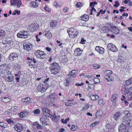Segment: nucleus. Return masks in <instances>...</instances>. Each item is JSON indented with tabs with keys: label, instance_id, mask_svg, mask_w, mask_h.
I'll return each instance as SVG.
<instances>
[{
	"label": "nucleus",
	"instance_id": "nucleus-11",
	"mask_svg": "<svg viewBox=\"0 0 132 132\" xmlns=\"http://www.w3.org/2000/svg\"><path fill=\"white\" fill-rule=\"evenodd\" d=\"M107 47L109 50L113 52H117L118 51L117 48L114 45L112 44L111 43L108 44Z\"/></svg>",
	"mask_w": 132,
	"mask_h": 132
},
{
	"label": "nucleus",
	"instance_id": "nucleus-23",
	"mask_svg": "<svg viewBox=\"0 0 132 132\" xmlns=\"http://www.w3.org/2000/svg\"><path fill=\"white\" fill-rule=\"evenodd\" d=\"M46 118L43 117L40 118V122L43 126H45L47 125V123L46 121Z\"/></svg>",
	"mask_w": 132,
	"mask_h": 132
},
{
	"label": "nucleus",
	"instance_id": "nucleus-62",
	"mask_svg": "<svg viewBox=\"0 0 132 132\" xmlns=\"http://www.w3.org/2000/svg\"><path fill=\"white\" fill-rule=\"evenodd\" d=\"M93 77V76L90 74H88V75H86V77L88 79L92 78Z\"/></svg>",
	"mask_w": 132,
	"mask_h": 132
},
{
	"label": "nucleus",
	"instance_id": "nucleus-45",
	"mask_svg": "<svg viewBox=\"0 0 132 132\" xmlns=\"http://www.w3.org/2000/svg\"><path fill=\"white\" fill-rule=\"evenodd\" d=\"M93 81L94 82V84H97L100 82L99 79L97 78H95L93 79Z\"/></svg>",
	"mask_w": 132,
	"mask_h": 132
},
{
	"label": "nucleus",
	"instance_id": "nucleus-9",
	"mask_svg": "<svg viewBox=\"0 0 132 132\" xmlns=\"http://www.w3.org/2000/svg\"><path fill=\"white\" fill-rule=\"evenodd\" d=\"M18 54L15 53H12L10 54L8 58L9 60L11 61H14L17 59Z\"/></svg>",
	"mask_w": 132,
	"mask_h": 132
},
{
	"label": "nucleus",
	"instance_id": "nucleus-42",
	"mask_svg": "<svg viewBox=\"0 0 132 132\" xmlns=\"http://www.w3.org/2000/svg\"><path fill=\"white\" fill-rule=\"evenodd\" d=\"M83 5V3L79 2H77L76 4V6L78 8L81 7Z\"/></svg>",
	"mask_w": 132,
	"mask_h": 132
},
{
	"label": "nucleus",
	"instance_id": "nucleus-2",
	"mask_svg": "<svg viewBox=\"0 0 132 132\" xmlns=\"http://www.w3.org/2000/svg\"><path fill=\"white\" fill-rule=\"evenodd\" d=\"M107 26L109 27V30L113 32V34H117L119 32V29L113 24L110 23H107L106 24Z\"/></svg>",
	"mask_w": 132,
	"mask_h": 132
},
{
	"label": "nucleus",
	"instance_id": "nucleus-48",
	"mask_svg": "<svg viewBox=\"0 0 132 132\" xmlns=\"http://www.w3.org/2000/svg\"><path fill=\"white\" fill-rule=\"evenodd\" d=\"M98 104L100 105H103L104 104V103L103 99H100L98 101Z\"/></svg>",
	"mask_w": 132,
	"mask_h": 132
},
{
	"label": "nucleus",
	"instance_id": "nucleus-18",
	"mask_svg": "<svg viewBox=\"0 0 132 132\" xmlns=\"http://www.w3.org/2000/svg\"><path fill=\"white\" fill-rule=\"evenodd\" d=\"M30 6L31 7L36 8L39 5V3L36 2L32 1L30 2L29 3Z\"/></svg>",
	"mask_w": 132,
	"mask_h": 132
},
{
	"label": "nucleus",
	"instance_id": "nucleus-39",
	"mask_svg": "<svg viewBox=\"0 0 132 132\" xmlns=\"http://www.w3.org/2000/svg\"><path fill=\"white\" fill-rule=\"evenodd\" d=\"M69 78H67L64 80V85L66 86H68L69 85L70 81V79Z\"/></svg>",
	"mask_w": 132,
	"mask_h": 132
},
{
	"label": "nucleus",
	"instance_id": "nucleus-37",
	"mask_svg": "<svg viewBox=\"0 0 132 132\" xmlns=\"http://www.w3.org/2000/svg\"><path fill=\"white\" fill-rule=\"evenodd\" d=\"M130 120H127V119L126 120L123 121L122 122V124H123L125 126H128L130 124Z\"/></svg>",
	"mask_w": 132,
	"mask_h": 132
},
{
	"label": "nucleus",
	"instance_id": "nucleus-15",
	"mask_svg": "<svg viewBox=\"0 0 132 132\" xmlns=\"http://www.w3.org/2000/svg\"><path fill=\"white\" fill-rule=\"evenodd\" d=\"M45 85H43V84H40L38 85L37 89L39 92H44L46 89V88L45 87Z\"/></svg>",
	"mask_w": 132,
	"mask_h": 132
},
{
	"label": "nucleus",
	"instance_id": "nucleus-55",
	"mask_svg": "<svg viewBox=\"0 0 132 132\" xmlns=\"http://www.w3.org/2000/svg\"><path fill=\"white\" fill-rule=\"evenodd\" d=\"M106 128L108 129V131H110L111 129L110 124L109 123H107L106 125Z\"/></svg>",
	"mask_w": 132,
	"mask_h": 132
},
{
	"label": "nucleus",
	"instance_id": "nucleus-25",
	"mask_svg": "<svg viewBox=\"0 0 132 132\" xmlns=\"http://www.w3.org/2000/svg\"><path fill=\"white\" fill-rule=\"evenodd\" d=\"M57 24V21L55 20H52L50 22V25L51 28H54L56 27Z\"/></svg>",
	"mask_w": 132,
	"mask_h": 132
},
{
	"label": "nucleus",
	"instance_id": "nucleus-16",
	"mask_svg": "<svg viewBox=\"0 0 132 132\" xmlns=\"http://www.w3.org/2000/svg\"><path fill=\"white\" fill-rule=\"evenodd\" d=\"M44 36L47 37L48 38H51L52 35L50 31L48 30V31H45L43 33Z\"/></svg>",
	"mask_w": 132,
	"mask_h": 132
},
{
	"label": "nucleus",
	"instance_id": "nucleus-44",
	"mask_svg": "<svg viewBox=\"0 0 132 132\" xmlns=\"http://www.w3.org/2000/svg\"><path fill=\"white\" fill-rule=\"evenodd\" d=\"M44 9L46 11L48 12H50L51 11V9L49 8L48 5H46L44 7Z\"/></svg>",
	"mask_w": 132,
	"mask_h": 132
},
{
	"label": "nucleus",
	"instance_id": "nucleus-49",
	"mask_svg": "<svg viewBox=\"0 0 132 132\" xmlns=\"http://www.w3.org/2000/svg\"><path fill=\"white\" fill-rule=\"evenodd\" d=\"M104 73L106 72V75H110L112 74V72L111 70H105L104 71Z\"/></svg>",
	"mask_w": 132,
	"mask_h": 132
},
{
	"label": "nucleus",
	"instance_id": "nucleus-30",
	"mask_svg": "<svg viewBox=\"0 0 132 132\" xmlns=\"http://www.w3.org/2000/svg\"><path fill=\"white\" fill-rule=\"evenodd\" d=\"M7 69V67L4 64L0 66V73H4V71L5 70V69Z\"/></svg>",
	"mask_w": 132,
	"mask_h": 132
},
{
	"label": "nucleus",
	"instance_id": "nucleus-60",
	"mask_svg": "<svg viewBox=\"0 0 132 132\" xmlns=\"http://www.w3.org/2000/svg\"><path fill=\"white\" fill-rule=\"evenodd\" d=\"M53 5L55 7H56L57 8L58 7V3L57 1L54 2L53 4Z\"/></svg>",
	"mask_w": 132,
	"mask_h": 132
},
{
	"label": "nucleus",
	"instance_id": "nucleus-33",
	"mask_svg": "<svg viewBox=\"0 0 132 132\" xmlns=\"http://www.w3.org/2000/svg\"><path fill=\"white\" fill-rule=\"evenodd\" d=\"M89 107V105L86 104L84 105L81 110V111H87Z\"/></svg>",
	"mask_w": 132,
	"mask_h": 132
},
{
	"label": "nucleus",
	"instance_id": "nucleus-28",
	"mask_svg": "<svg viewBox=\"0 0 132 132\" xmlns=\"http://www.w3.org/2000/svg\"><path fill=\"white\" fill-rule=\"evenodd\" d=\"M90 97L91 100L94 101L97 99L98 98V96L97 94H91L90 95Z\"/></svg>",
	"mask_w": 132,
	"mask_h": 132
},
{
	"label": "nucleus",
	"instance_id": "nucleus-38",
	"mask_svg": "<svg viewBox=\"0 0 132 132\" xmlns=\"http://www.w3.org/2000/svg\"><path fill=\"white\" fill-rule=\"evenodd\" d=\"M103 115V112L102 111H99L97 112L96 113V115L97 117H101Z\"/></svg>",
	"mask_w": 132,
	"mask_h": 132
},
{
	"label": "nucleus",
	"instance_id": "nucleus-7",
	"mask_svg": "<svg viewBox=\"0 0 132 132\" xmlns=\"http://www.w3.org/2000/svg\"><path fill=\"white\" fill-rule=\"evenodd\" d=\"M27 32L23 30L20 31L17 34V37L21 38H26L27 37Z\"/></svg>",
	"mask_w": 132,
	"mask_h": 132
},
{
	"label": "nucleus",
	"instance_id": "nucleus-14",
	"mask_svg": "<svg viewBox=\"0 0 132 132\" xmlns=\"http://www.w3.org/2000/svg\"><path fill=\"white\" fill-rule=\"evenodd\" d=\"M8 77L5 79V81L9 82H11L14 80V77L13 76L12 73L11 72H10L9 71L7 72Z\"/></svg>",
	"mask_w": 132,
	"mask_h": 132
},
{
	"label": "nucleus",
	"instance_id": "nucleus-53",
	"mask_svg": "<svg viewBox=\"0 0 132 132\" xmlns=\"http://www.w3.org/2000/svg\"><path fill=\"white\" fill-rule=\"evenodd\" d=\"M77 127V126L76 125H73L72 126L70 130L72 131H75Z\"/></svg>",
	"mask_w": 132,
	"mask_h": 132
},
{
	"label": "nucleus",
	"instance_id": "nucleus-46",
	"mask_svg": "<svg viewBox=\"0 0 132 132\" xmlns=\"http://www.w3.org/2000/svg\"><path fill=\"white\" fill-rule=\"evenodd\" d=\"M101 30L102 31H105L106 30H107L108 31H109L110 30L109 27V26H103L101 28Z\"/></svg>",
	"mask_w": 132,
	"mask_h": 132
},
{
	"label": "nucleus",
	"instance_id": "nucleus-43",
	"mask_svg": "<svg viewBox=\"0 0 132 132\" xmlns=\"http://www.w3.org/2000/svg\"><path fill=\"white\" fill-rule=\"evenodd\" d=\"M69 118H67L65 119L64 120V119L63 118H62L61 119V122L63 123L64 124L67 123V121H69Z\"/></svg>",
	"mask_w": 132,
	"mask_h": 132
},
{
	"label": "nucleus",
	"instance_id": "nucleus-47",
	"mask_svg": "<svg viewBox=\"0 0 132 132\" xmlns=\"http://www.w3.org/2000/svg\"><path fill=\"white\" fill-rule=\"evenodd\" d=\"M129 92L128 88H125L123 92V94L125 95L128 94Z\"/></svg>",
	"mask_w": 132,
	"mask_h": 132
},
{
	"label": "nucleus",
	"instance_id": "nucleus-63",
	"mask_svg": "<svg viewBox=\"0 0 132 132\" xmlns=\"http://www.w3.org/2000/svg\"><path fill=\"white\" fill-rule=\"evenodd\" d=\"M100 67V65H98L95 64L93 66V67L95 69H98Z\"/></svg>",
	"mask_w": 132,
	"mask_h": 132
},
{
	"label": "nucleus",
	"instance_id": "nucleus-57",
	"mask_svg": "<svg viewBox=\"0 0 132 132\" xmlns=\"http://www.w3.org/2000/svg\"><path fill=\"white\" fill-rule=\"evenodd\" d=\"M128 99L130 100H132V92H131L128 95Z\"/></svg>",
	"mask_w": 132,
	"mask_h": 132
},
{
	"label": "nucleus",
	"instance_id": "nucleus-5",
	"mask_svg": "<svg viewBox=\"0 0 132 132\" xmlns=\"http://www.w3.org/2000/svg\"><path fill=\"white\" fill-rule=\"evenodd\" d=\"M27 59L28 60L27 63L29 67H30L31 68H36L37 66L34 65L33 63H35L36 62V60L34 58L33 59H31L29 57H28L27 58Z\"/></svg>",
	"mask_w": 132,
	"mask_h": 132
},
{
	"label": "nucleus",
	"instance_id": "nucleus-36",
	"mask_svg": "<svg viewBox=\"0 0 132 132\" xmlns=\"http://www.w3.org/2000/svg\"><path fill=\"white\" fill-rule=\"evenodd\" d=\"M104 78L108 81H111L112 80V76H111L106 75L104 77Z\"/></svg>",
	"mask_w": 132,
	"mask_h": 132
},
{
	"label": "nucleus",
	"instance_id": "nucleus-56",
	"mask_svg": "<svg viewBox=\"0 0 132 132\" xmlns=\"http://www.w3.org/2000/svg\"><path fill=\"white\" fill-rule=\"evenodd\" d=\"M69 8L68 7H65L62 10L63 12L65 13H66L68 12V10Z\"/></svg>",
	"mask_w": 132,
	"mask_h": 132
},
{
	"label": "nucleus",
	"instance_id": "nucleus-35",
	"mask_svg": "<svg viewBox=\"0 0 132 132\" xmlns=\"http://www.w3.org/2000/svg\"><path fill=\"white\" fill-rule=\"evenodd\" d=\"M125 82L126 85L127 86L131 84L132 83V76L128 80H126Z\"/></svg>",
	"mask_w": 132,
	"mask_h": 132
},
{
	"label": "nucleus",
	"instance_id": "nucleus-10",
	"mask_svg": "<svg viewBox=\"0 0 132 132\" xmlns=\"http://www.w3.org/2000/svg\"><path fill=\"white\" fill-rule=\"evenodd\" d=\"M29 31L33 32L37 31L38 29V25L34 23H32L30 26H29Z\"/></svg>",
	"mask_w": 132,
	"mask_h": 132
},
{
	"label": "nucleus",
	"instance_id": "nucleus-52",
	"mask_svg": "<svg viewBox=\"0 0 132 132\" xmlns=\"http://www.w3.org/2000/svg\"><path fill=\"white\" fill-rule=\"evenodd\" d=\"M115 4H114L113 6L114 7H117L118 6L120 5V4L118 1H116L115 2Z\"/></svg>",
	"mask_w": 132,
	"mask_h": 132
},
{
	"label": "nucleus",
	"instance_id": "nucleus-29",
	"mask_svg": "<svg viewBox=\"0 0 132 132\" xmlns=\"http://www.w3.org/2000/svg\"><path fill=\"white\" fill-rule=\"evenodd\" d=\"M19 110V108L16 106H13L11 108V112L13 114Z\"/></svg>",
	"mask_w": 132,
	"mask_h": 132
},
{
	"label": "nucleus",
	"instance_id": "nucleus-51",
	"mask_svg": "<svg viewBox=\"0 0 132 132\" xmlns=\"http://www.w3.org/2000/svg\"><path fill=\"white\" fill-rule=\"evenodd\" d=\"M124 113L125 114H126V115H125V117H126V116L127 117H128L130 116V114L129 113V112L128 111H126L124 112Z\"/></svg>",
	"mask_w": 132,
	"mask_h": 132
},
{
	"label": "nucleus",
	"instance_id": "nucleus-64",
	"mask_svg": "<svg viewBox=\"0 0 132 132\" xmlns=\"http://www.w3.org/2000/svg\"><path fill=\"white\" fill-rule=\"evenodd\" d=\"M100 12L102 14H104L106 11L105 10H103L102 9H101L100 10Z\"/></svg>",
	"mask_w": 132,
	"mask_h": 132
},
{
	"label": "nucleus",
	"instance_id": "nucleus-26",
	"mask_svg": "<svg viewBox=\"0 0 132 132\" xmlns=\"http://www.w3.org/2000/svg\"><path fill=\"white\" fill-rule=\"evenodd\" d=\"M93 11L95 13L96 10L94 7H93L91 8L90 9L89 7V9H88L87 10V13H89L90 15H92L93 14Z\"/></svg>",
	"mask_w": 132,
	"mask_h": 132
},
{
	"label": "nucleus",
	"instance_id": "nucleus-21",
	"mask_svg": "<svg viewBox=\"0 0 132 132\" xmlns=\"http://www.w3.org/2000/svg\"><path fill=\"white\" fill-rule=\"evenodd\" d=\"M57 97V95L55 93H52L48 97V99L52 101H54Z\"/></svg>",
	"mask_w": 132,
	"mask_h": 132
},
{
	"label": "nucleus",
	"instance_id": "nucleus-54",
	"mask_svg": "<svg viewBox=\"0 0 132 132\" xmlns=\"http://www.w3.org/2000/svg\"><path fill=\"white\" fill-rule=\"evenodd\" d=\"M6 120L9 123L11 124L14 123V121L10 119H7Z\"/></svg>",
	"mask_w": 132,
	"mask_h": 132
},
{
	"label": "nucleus",
	"instance_id": "nucleus-19",
	"mask_svg": "<svg viewBox=\"0 0 132 132\" xmlns=\"http://www.w3.org/2000/svg\"><path fill=\"white\" fill-rule=\"evenodd\" d=\"M23 46V48L24 50L29 51L30 50L31 44L30 43H24Z\"/></svg>",
	"mask_w": 132,
	"mask_h": 132
},
{
	"label": "nucleus",
	"instance_id": "nucleus-34",
	"mask_svg": "<svg viewBox=\"0 0 132 132\" xmlns=\"http://www.w3.org/2000/svg\"><path fill=\"white\" fill-rule=\"evenodd\" d=\"M117 94H113L111 98V101L113 102H115L117 100Z\"/></svg>",
	"mask_w": 132,
	"mask_h": 132
},
{
	"label": "nucleus",
	"instance_id": "nucleus-20",
	"mask_svg": "<svg viewBox=\"0 0 132 132\" xmlns=\"http://www.w3.org/2000/svg\"><path fill=\"white\" fill-rule=\"evenodd\" d=\"M80 18L82 21H86L88 20L89 17L88 15L84 14L83 15L80 17Z\"/></svg>",
	"mask_w": 132,
	"mask_h": 132
},
{
	"label": "nucleus",
	"instance_id": "nucleus-22",
	"mask_svg": "<svg viewBox=\"0 0 132 132\" xmlns=\"http://www.w3.org/2000/svg\"><path fill=\"white\" fill-rule=\"evenodd\" d=\"M6 36V32L3 30L0 29V39L4 38Z\"/></svg>",
	"mask_w": 132,
	"mask_h": 132
},
{
	"label": "nucleus",
	"instance_id": "nucleus-6",
	"mask_svg": "<svg viewBox=\"0 0 132 132\" xmlns=\"http://www.w3.org/2000/svg\"><path fill=\"white\" fill-rule=\"evenodd\" d=\"M42 111L44 115L48 117H50L52 119L54 118V116L52 114L51 111L48 109L44 108L43 109Z\"/></svg>",
	"mask_w": 132,
	"mask_h": 132
},
{
	"label": "nucleus",
	"instance_id": "nucleus-24",
	"mask_svg": "<svg viewBox=\"0 0 132 132\" xmlns=\"http://www.w3.org/2000/svg\"><path fill=\"white\" fill-rule=\"evenodd\" d=\"M82 53V51L80 50V48H77L75 50L74 54L76 55L79 56L81 55Z\"/></svg>",
	"mask_w": 132,
	"mask_h": 132
},
{
	"label": "nucleus",
	"instance_id": "nucleus-50",
	"mask_svg": "<svg viewBox=\"0 0 132 132\" xmlns=\"http://www.w3.org/2000/svg\"><path fill=\"white\" fill-rule=\"evenodd\" d=\"M40 111L39 109H38L34 110L33 112L34 113L36 114H39L40 113Z\"/></svg>",
	"mask_w": 132,
	"mask_h": 132
},
{
	"label": "nucleus",
	"instance_id": "nucleus-17",
	"mask_svg": "<svg viewBox=\"0 0 132 132\" xmlns=\"http://www.w3.org/2000/svg\"><path fill=\"white\" fill-rule=\"evenodd\" d=\"M95 50L100 54H102L104 52V48L99 46H96L95 48Z\"/></svg>",
	"mask_w": 132,
	"mask_h": 132
},
{
	"label": "nucleus",
	"instance_id": "nucleus-27",
	"mask_svg": "<svg viewBox=\"0 0 132 132\" xmlns=\"http://www.w3.org/2000/svg\"><path fill=\"white\" fill-rule=\"evenodd\" d=\"M121 113L120 111L116 112L114 116V118L115 120H117L120 118V117L121 116Z\"/></svg>",
	"mask_w": 132,
	"mask_h": 132
},
{
	"label": "nucleus",
	"instance_id": "nucleus-4",
	"mask_svg": "<svg viewBox=\"0 0 132 132\" xmlns=\"http://www.w3.org/2000/svg\"><path fill=\"white\" fill-rule=\"evenodd\" d=\"M35 55L37 58L41 59H44L46 57L45 53L39 50L35 52Z\"/></svg>",
	"mask_w": 132,
	"mask_h": 132
},
{
	"label": "nucleus",
	"instance_id": "nucleus-61",
	"mask_svg": "<svg viewBox=\"0 0 132 132\" xmlns=\"http://www.w3.org/2000/svg\"><path fill=\"white\" fill-rule=\"evenodd\" d=\"M0 126L2 128H5L4 124V122H0Z\"/></svg>",
	"mask_w": 132,
	"mask_h": 132
},
{
	"label": "nucleus",
	"instance_id": "nucleus-58",
	"mask_svg": "<svg viewBox=\"0 0 132 132\" xmlns=\"http://www.w3.org/2000/svg\"><path fill=\"white\" fill-rule=\"evenodd\" d=\"M27 99H29V100H30V98L29 97H26V98H23L21 100V102H27V101H26V100Z\"/></svg>",
	"mask_w": 132,
	"mask_h": 132
},
{
	"label": "nucleus",
	"instance_id": "nucleus-3",
	"mask_svg": "<svg viewBox=\"0 0 132 132\" xmlns=\"http://www.w3.org/2000/svg\"><path fill=\"white\" fill-rule=\"evenodd\" d=\"M67 32L70 37L74 38L77 36L78 32L76 29L73 28L69 29L67 30Z\"/></svg>",
	"mask_w": 132,
	"mask_h": 132
},
{
	"label": "nucleus",
	"instance_id": "nucleus-59",
	"mask_svg": "<svg viewBox=\"0 0 132 132\" xmlns=\"http://www.w3.org/2000/svg\"><path fill=\"white\" fill-rule=\"evenodd\" d=\"M84 85V83L82 82L80 84L76 83L75 84L76 86H83Z\"/></svg>",
	"mask_w": 132,
	"mask_h": 132
},
{
	"label": "nucleus",
	"instance_id": "nucleus-40",
	"mask_svg": "<svg viewBox=\"0 0 132 132\" xmlns=\"http://www.w3.org/2000/svg\"><path fill=\"white\" fill-rule=\"evenodd\" d=\"M97 4V3L96 1L90 2L89 4L90 7V8L93 7H94L95 6V5H96Z\"/></svg>",
	"mask_w": 132,
	"mask_h": 132
},
{
	"label": "nucleus",
	"instance_id": "nucleus-31",
	"mask_svg": "<svg viewBox=\"0 0 132 132\" xmlns=\"http://www.w3.org/2000/svg\"><path fill=\"white\" fill-rule=\"evenodd\" d=\"M19 116L21 118H23L25 117L27 115L26 112L23 111L19 114Z\"/></svg>",
	"mask_w": 132,
	"mask_h": 132
},
{
	"label": "nucleus",
	"instance_id": "nucleus-1",
	"mask_svg": "<svg viewBox=\"0 0 132 132\" xmlns=\"http://www.w3.org/2000/svg\"><path fill=\"white\" fill-rule=\"evenodd\" d=\"M49 68L52 74L56 75L59 73L60 67L58 63L55 62L50 64Z\"/></svg>",
	"mask_w": 132,
	"mask_h": 132
},
{
	"label": "nucleus",
	"instance_id": "nucleus-41",
	"mask_svg": "<svg viewBox=\"0 0 132 132\" xmlns=\"http://www.w3.org/2000/svg\"><path fill=\"white\" fill-rule=\"evenodd\" d=\"M99 123V121H96L92 123L90 125V127H93L95 126Z\"/></svg>",
	"mask_w": 132,
	"mask_h": 132
},
{
	"label": "nucleus",
	"instance_id": "nucleus-12",
	"mask_svg": "<svg viewBox=\"0 0 132 132\" xmlns=\"http://www.w3.org/2000/svg\"><path fill=\"white\" fill-rule=\"evenodd\" d=\"M77 70H73L69 73L68 76L69 79L72 78H75L76 77L77 73L78 72Z\"/></svg>",
	"mask_w": 132,
	"mask_h": 132
},
{
	"label": "nucleus",
	"instance_id": "nucleus-13",
	"mask_svg": "<svg viewBox=\"0 0 132 132\" xmlns=\"http://www.w3.org/2000/svg\"><path fill=\"white\" fill-rule=\"evenodd\" d=\"M15 130L18 132L22 131L23 129V127L22 125L18 123L14 126Z\"/></svg>",
	"mask_w": 132,
	"mask_h": 132
},
{
	"label": "nucleus",
	"instance_id": "nucleus-32",
	"mask_svg": "<svg viewBox=\"0 0 132 132\" xmlns=\"http://www.w3.org/2000/svg\"><path fill=\"white\" fill-rule=\"evenodd\" d=\"M2 101L5 103H7L8 102H10L11 101L10 99L7 97H1Z\"/></svg>",
	"mask_w": 132,
	"mask_h": 132
},
{
	"label": "nucleus",
	"instance_id": "nucleus-8",
	"mask_svg": "<svg viewBox=\"0 0 132 132\" xmlns=\"http://www.w3.org/2000/svg\"><path fill=\"white\" fill-rule=\"evenodd\" d=\"M10 3L11 5L17 6L18 8H19L22 4L20 0H11Z\"/></svg>",
	"mask_w": 132,
	"mask_h": 132
}]
</instances>
